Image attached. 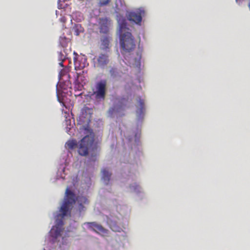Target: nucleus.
Returning a JSON list of instances; mask_svg holds the SVG:
<instances>
[{
  "mask_svg": "<svg viewBox=\"0 0 250 250\" xmlns=\"http://www.w3.org/2000/svg\"><path fill=\"white\" fill-rule=\"evenodd\" d=\"M76 200L79 204V208L80 211L83 210L84 207L83 203L86 204L88 202L87 199L85 197L78 196ZM75 202L76 198L74 193L70 190L69 188H67L65 190V197L63 204L59 210L60 213L56 216L57 221L59 218H61V220L58 222L57 226L53 227L51 228L49 232L51 237H53L54 238H57V237L61 236V232L62 231L61 226L63 225L62 218L65 216L70 215L71 206H72L73 204H75Z\"/></svg>",
  "mask_w": 250,
  "mask_h": 250,
  "instance_id": "f257e3e1",
  "label": "nucleus"
},
{
  "mask_svg": "<svg viewBox=\"0 0 250 250\" xmlns=\"http://www.w3.org/2000/svg\"><path fill=\"white\" fill-rule=\"evenodd\" d=\"M120 43L123 54H126L133 51L136 46L134 38L126 27L125 20L119 22Z\"/></svg>",
  "mask_w": 250,
  "mask_h": 250,
  "instance_id": "f03ea898",
  "label": "nucleus"
},
{
  "mask_svg": "<svg viewBox=\"0 0 250 250\" xmlns=\"http://www.w3.org/2000/svg\"><path fill=\"white\" fill-rule=\"evenodd\" d=\"M106 80H103L97 82L95 85V90L93 95L97 101H102L105 98L106 94Z\"/></svg>",
  "mask_w": 250,
  "mask_h": 250,
  "instance_id": "7ed1b4c3",
  "label": "nucleus"
},
{
  "mask_svg": "<svg viewBox=\"0 0 250 250\" xmlns=\"http://www.w3.org/2000/svg\"><path fill=\"white\" fill-rule=\"evenodd\" d=\"M93 139L89 136H84L78 146L79 154L86 156L88 154V148L93 143Z\"/></svg>",
  "mask_w": 250,
  "mask_h": 250,
  "instance_id": "20e7f679",
  "label": "nucleus"
},
{
  "mask_svg": "<svg viewBox=\"0 0 250 250\" xmlns=\"http://www.w3.org/2000/svg\"><path fill=\"white\" fill-rule=\"evenodd\" d=\"M74 63L75 69L76 70H80L84 68L88 63L87 61V59L84 56H79L76 54V57L74 58Z\"/></svg>",
  "mask_w": 250,
  "mask_h": 250,
  "instance_id": "39448f33",
  "label": "nucleus"
},
{
  "mask_svg": "<svg viewBox=\"0 0 250 250\" xmlns=\"http://www.w3.org/2000/svg\"><path fill=\"white\" fill-rule=\"evenodd\" d=\"M84 224L87 225L89 229L98 234H105L107 232L106 229H105L101 224H97V222H86Z\"/></svg>",
  "mask_w": 250,
  "mask_h": 250,
  "instance_id": "423d86ee",
  "label": "nucleus"
},
{
  "mask_svg": "<svg viewBox=\"0 0 250 250\" xmlns=\"http://www.w3.org/2000/svg\"><path fill=\"white\" fill-rule=\"evenodd\" d=\"M94 59L96 60V66L100 68H104L109 62V57L106 53L99 54Z\"/></svg>",
  "mask_w": 250,
  "mask_h": 250,
  "instance_id": "0eeeda50",
  "label": "nucleus"
},
{
  "mask_svg": "<svg viewBox=\"0 0 250 250\" xmlns=\"http://www.w3.org/2000/svg\"><path fill=\"white\" fill-rule=\"evenodd\" d=\"M144 13V11L142 10L130 12L128 15V20L135 22L136 24H140L142 22V15Z\"/></svg>",
  "mask_w": 250,
  "mask_h": 250,
  "instance_id": "6e6552de",
  "label": "nucleus"
},
{
  "mask_svg": "<svg viewBox=\"0 0 250 250\" xmlns=\"http://www.w3.org/2000/svg\"><path fill=\"white\" fill-rule=\"evenodd\" d=\"M100 31L102 33H107L108 31V21L106 18L99 19Z\"/></svg>",
  "mask_w": 250,
  "mask_h": 250,
  "instance_id": "1a4fd4ad",
  "label": "nucleus"
},
{
  "mask_svg": "<svg viewBox=\"0 0 250 250\" xmlns=\"http://www.w3.org/2000/svg\"><path fill=\"white\" fill-rule=\"evenodd\" d=\"M93 110L92 108L84 106L82 108L80 114V117L90 120L93 114Z\"/></svg>",
  "mask_w": 250,
  "mask_h": 250,
  "instance_id": "9d476101",
  "label": "nucleus"
},
{
  "mask_svg": "<svg viewBox=\"0 0 250 250\" xmlns=\"http://www.w3.org/2000/svg\"><path fill=\"white\" fill-rule=\"evenodd\" d=\"M102 180L105 185H108L111 176V173H110L106 168H103L102 170Z\"/></svg>",
  "mask_w": 250,
  "mask_h": 250,
  "instance_id": "9b49d317",
  "label": "nucleus"
},
{
  "mask_svg": "<svg viewBox=\"0 0 250 250\" xmlns=\"http://www.w3.org/2000/svg\"><path fill=\"white\" fill-rule=\"evenodd\" d=\"M137 101L139 104V108L138 109L137 112L141 115L145 110V101L141 98H138Z\"/></svg>",
  "mask_w": 250,
  "mask_h": 250,
  "instance_id": "f8f14e48",
  "label": "nucleus"
},
{
  "mask_svg": "<svg viewBox=\"0 0 250 250\" xmlns=\"http://www.w3.org/2000/svg\"><path fill=\"white\" fill-rule=\"evenodd\" d=\"M109 73L111 76L114 78H117L119 77L122 76L121 73L118 71V69L116 68H112L110 69Z\"/></svg>",
  "mask_w": 250,
  "mask_h": 250,
  "instance_id": "ddd939ff",
  "label": "nucleus"
},
{
  "mask_svg": "<svg viewBox=\"0 0 250 250\" xmlns=\"http://www.w3.org/2000/svg\"><path fill=\"white\" fill-rule=\"evenodd\" d=\"M77 145V142L74 140L68 141L67 143H65V147L69 149L75 148Z\"/></svg>",
  "mask_w": 250,
  "mask_h": 250,
  "instance_id": "4468645a",
  "label": "nucleus"
},
{
  "mask_svg": "<svg viewBox=\"0 0 250 250\" xmlns=\"http://www.w3.org/2000/svg\"><path fill=\"white\" fill-rule=\"evenodd\" d=\"M68 41V39L65 37V36H61L59 39L60 45H61L63 47L67 45Z\"/></svg>",
  "mask_w": 250,
  "mask_h": 250,
  "instance_id": "2eb2a0df",
  "label": "nucleus"
},
{
  "mask_svg": "<svg viewBox=\"0 0 250 250\" xmlns=\"http://www.w3.org/2000/svg\"><path fill=\"white\" fill-rule=\"evenodd\" d=\"M111 0H99L98 6L101 7V6H106L108 4Z\"/></svg>",
  "mask_w": 250,
  "mask_h": 250,
  "instance_id": "dca6fc26",
  "label": "nucleus"
},
{
  "mask_svg": "<svg viewBox=\"0 0 250 250\" xmlns=\"http://www.w3.org/2000/svg\"><path fill=\"white\" fill-rule=\"evenodd\" d=\"M130 188L131 190L134 191V192H140V187L139 185L136 184V183H134L133 185H130Z\"/></svg>",
  "mask_w": 250,
  "mask_h": 250,
  "instance_id": "f3484780",
  "label": "nucleus"
},
{
  "mask_svg": "<svg viewBox=\"0 0 250 250\" xmlns=\"http://www.w3.org/2000/svg\"><path fill=\"white\" fill-rule=\"evenodd\" d=\"M102 44L104 45L105 47H108L109 43V40L108 37L105 36V37L103 38L102 39Z\"/></svg>",
  "mask_w": 250,
  "mask_h": 250,
  "instance_id": "a211bd4d",
  "label": "nucleus"
},
{
  "mask_svg": "<svg viewBox=\"0 0 250 250\" xmlns=\"http://www.w3.org/2000/svg\"><path fill=\"white\" fill-rule=\"evenodd\" d=\"M58 58L60 61H64L66 59V57L62 52H58Z\"/></svg>",
  "mask_w": 250,
  "mask_h": 250,
  "instance_id": "6ab92c4d",
  "label": "nucleus"
},
{
  "mask_svg": "<svg viewBox=\"0 0 250 250\" xmlns=\"http://www.w3.org/2000/svg\"><path fill=\"white\" fill-rule=\"evenodd\" d=\"M121 107L118 108L117 106H114L112 108H109V112L111 114H112L114 112H118L119 111V109Z\"/></svg>",
  "mask_w": 250,
  "mask_h": 250,
  "instance_id": "aec40b11",
  "label": "nucleus"
},
{
  "mask_svg": "<svg viewBox=\"0 0 250 250\" xmlns=\"http://www.w3.org/2000/svg\"><path fill=\"white\" fill-rule=\"evenodd\" d=\"M60 21L62 22H64L66 21V19H65V17H63L61 18Z\"/></svg>",
  "mask_w": 250,
  "mask_h": 250,
  "instance_id": "412c9836",
  "label": "nucleus"
},
{
  "mask_svg": "<svg viewBox=\"0 0 250 250\" xmlns=\"http://www.w3.org/2000/svg\"><path fill=\"white\" fill-rule=\"evenodd\" d=\"M64 61H60V62H59V65H60V66H62V67H63V62Z\"/></svg>",
  "mask_w": 250,
  "mask_h": 250,
  "instance_id": "4be33fe9",
  "label": "nucleus"
},
{
  "mask_svg": "<svg viewBox=\"0 0 250 250\" xmlns=\"http://www.w3.org/2000/svg\"><path fill=\"white\" fill-rule=\"evenodd\" d=\"M249 6L250 9V3H249Z\"/></svg>",
  "mask_w": 250,
  "mask_h": 250,
  "instance_id": "5701e85b",
  "label": "nucleus"
}]
</instances>
